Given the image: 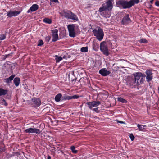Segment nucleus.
<instances>
[{
  "instance_id": "c85d7f7f",
  "label": "nucleus",
  "mask_w": 159,
  "mask_h": 159,
  "mask_svg": "<svg viewBox=\"0 0 159 159\" xmlns=\"http://www.w3.org/2000/svg\"><path fill=\"white\" fill-rule=\"evenodd\" d=\"M75 146H72L70 147V149L72 153L74 154H76L78 151L77 150H75Z\"/></svg>"
},
{
  "instance_id": "9b49d317",
  "label": "nucleus",
  "mask_w": 159,
  "mask_h": 159,
  "mask_svg": "<svg viewBox=\"0 0 159 159\" xmlns=\"http://www.w3.org/2000/svg\"><path fill=\"white\" fill-rule=\"evenodd\" d=\"M32 104L34 107H38L41 103L40 99L38 98H34L32 99Z\"/></svg>"
},
{
  "instance_id": "72a5a7b5",
  "label": "nucleus",
  "mask_w": 159,
  "mask_h": 159,
  "mask_svg": "<svg viewBox=\"0 0 159 159\" xmlns=\"http://www.w3.org/2000/svg\"><path fill=\"white\" fill-rule=\"evenodd\" d=\"M6 37V34H0V40H3L5 39Z\"/></svg>"
},
{
  "instance_id": "cd10ccee",
  "label": "nucleus",
  "mask_w": 159,
  "mask_h": 159,
  "mask_svg": "<svg viewBox=\"0 0 159 159\" xmlns=\"http://www.w3.org/2000/svg\"><path fill=\"white\" fill-rule=\"evenodd\" d=\"M43 21L46 23L50 24L52 23V20L51 19L48 18H45L44 19Z\"/></svg>"
},
{
  "instance_id": "0eeeda50",
  "label": "nucleus",
  "mask_w": 159,
  "mask_h": 159,
  "mask_svg": "<svg viewBox=\"0 0 159 159\" xmlns=\"http://www.w3.org/2000/svg\"><path fill=\"white\" fill-rule=\"evenodd\" d=\"M86 104L88 105V107L91 109L92 107L98 106L101 104V102L99 101H93L92 102H87Z\"/></svg>"
},
{
  "instance_id": "ea45409f",
  "label": "nucleus",
  "mask_w": 159,
  "mask_h": 159,
  "mask_svg": "<svg viewBox=\"0 0 159 159\" xmlns=\"http://www.w3.org/2000/svg\"><path fill=\"white\" fill-rule=\"evenodd\" d=\"M79 97V96L77 95H74L72 96H71V99H77Z\"/></svg>"
},
{
  "instance_id": "37998d69",
  "label": "nucleus",
  "mask_w": 159,
  "mask_h": 159,
  "mask_svg": "<svg viewBox=\"0 0 159 159\" xmlns=\"http://www.w3.org/2000/svg\"><path fill=\"white\" fill-rule=\"evenodd\" d=\"M52 2H58V0H50Z\"/></svg>"
},
{
  "instance_id": "8fccbe9b",
  "label": "nucleus",
  "mask_w": 159,
  "mask_h": 159,
  "mask_svg": "<svg viewBox=\"0 0 159 159\" xmlns=\"http://www.w3.org/2000/svg\"><path fill=\"white\" fill-rule=\"evenodd\" d=\"M74 80H75V79H73V80H71L72 82L74 81Z\"/></svg>"
},
{
  "instance_id": "a878e982",
  "label": "nucleus",
  "mask_w": 159,
  "mask_h": 159,
  "mask_svg": "<svg viewBox=\"0 0 159 159\" xmlns=\"http://www.w3.org/2000/svg\"><path fill=\"white\" fill-rule=\"evenodd\" d=\"M41 131L39 129L37 128H33L32 133H36V134H39Z\"/></svg>"
},
{
  "instance_id": "f03ea898",
  "label": "nucleus",
  "mask_w": 159,
  "mask_h": 159,
  "mask_svg": "<svg viewBox=\"0 0 159 159\" xmlns=\"http://www.w3.org/2000/svg\"><path fill=\"white\" fill-rule=\"evenodd\" d=\"M93 32L94 36L96 37L99 41H100L103 39L104 35L103 32V30L100 27L98 28V30L96 29H94Z\"/></svg>"
},
{
  "instance_id": "423d86ee",
  "label": "nucleus",
  "mask_w": 159,
  "mask_h": 159,
  "mask_svg": "<svg viewBox=\"0 0 159 159\" xmlns=\"http://www.w3.org/2000/svg\"><path fill=\"white\" fill-rule=\"evenodd\" d=\"M145 73L146 75H145L146 80L148 83H149L153 79V73H152V71L148 70H146Z\"/></svg>"
},
{
  "instance_id": "9d476101",
  "label": "nucleus",
  "mask_w": 159,
  "mask_h": 159,
  "mask_svg": "<svg viewBox=\"0 0 159 159\" xmlns=\"http://www.w3.org/2000/svg\"><path fill=\"white\" fill-rule=\"evenodd\" d=\"M22 9L19 11H9L7 13V16L10 18L16 16L18 15L22 11Z\"/></svg>"
},
{
  "instance_id": "a211bd4d",
  "label": "nucleus",
  "mask_w": 159,
  "mask_h": 159,
  "mask_svg": "<svg viewBox=\"0 0 159 159\" xmlns=\"http://www.w3.org/2000/svg\"><path fill=\"white\" fill-rule=\"evenodd\" d=\"M69 19L75 20L76 21L78 20V19L77 16L71 12V13H70Z\"/></svg>"
},
{
  "instance_id": "c03bdc74",
  "label": "nucleus",
  "mask_w": 159,
  "mask_h": 159,
  "mask_svg": "<svg viewBox=\"0 0 159 159\" xmlns=\"http://www.w3.org/2000/svg\"><path fill=\"white\" fill-rule=\"evenodd\" d=\"M118 122L121 124H125V122L122 121H118Z\"/></svg>"
},
{
  "instance_id": "412c9836",
  "label": "nucleus",
  "mask_w": 159,
  "mask_h": 159,
  "mask_svg": "<svg viewBox=\"0 0 159 159\" xmlns=\"http://www.w3.org/2000/svg\"><path fill=\"white\" fill-rule=\"evenodd\" d=\"M131 7L135 4H137L139 2V0H130L129 1Z\"/></svg>"
},
{
  "instance_id": "7c9ffc66",
  "label": "nucleus",
  "mask_w": 159,
  "mask_h": 159,
  "mask_svg": "<svg viewBox=\"0 0 159 159\" xmlns=\"http://www.w3.org/2000/svg\"><path fill=\"white\" fill-rule=\"evenodd\" d=\"M32 130L33 128H29L25 130L24 132L28 134L32 133Z\"/></svg>"
},
{
  "instance_id": "39448f33",
  "label": "nucleus",
  "mask_w": 159,
  "mask_h": 159,
  "mask_svg": "<svg viewBox=\"0 0 159 159\" xmlns=\"http://www.w3.org/2000/svg\"><path fill=\"white\" fill-rule=\"evenodd\" d=\"M118 4L121 6L124 9L129 8L131 7L129 1L120 0L118 1Z\"/></svg>"
},
{
  "instance_id": "09e8293b",
  "label": "nucleus",
  "mask_w": 159,
  "mask_h": 159,
  "mask_svg": "<svg viewBox=\"0 0 159 159\" xmlns=\"http://www.w3.org/2000/svg\"><path fill=\"white\" fill-rule=\"evenodd\" d=\"M9 55L8 54V55H7L6 56V58H7V57L8 56H9Z\"/></svg>"
},
{
  "instance_id": "1a4fd4ad",
  "label": "nucleus",
  "mask_w": 159,
  "mask_h": 159,
  "mask_svg": "<svg viewBox=\"0 0 159 159\" xmlns=\"http://www.w3.org/2000/svg\"><path fill=\"white\" fill-rule=\"evenodd\" d=\"M52 41L56 42L58 39V30L57 29H55L54 30H52Z\"/></svg>"
},
{
  "instance_id": "6e6552de",
  "label": "nucleus",
  "mask_w": 159,
  "mask_h": 159,
  "mask_svg": "<svg viewBox=\"0 0 159 159\" xmlns=\"http://www.w3.org/2000/svg\"><path fill=\"white\" fill-rule=\"evenodd\" d=\"M131 19L128 14H125V16L123 17L121 21V24L124 25H126L131 22Z\"/></svg>"
},
{
  "instance_id": "4c0bfd02",
  "label": "nucleus",
  "mask_w": 159,
  "mask_h": 159,
  "mask_svg": "<svg viewBox=\"0 0 159 159\" xmlns=\"http://www.w3.org/2000/svg\"><path fill=\"white\" fill-rule=\"evenodd\" d=\"M129 137L131 139V141H133L135 138L134 136L132 133L130 134H129Z\"/></svg>"
},
{
  "instance_id": "49530a36",
  "label": "nucleus",
  "mask_w": 159,
  "mask_h": 159,
  "mask_svg": "<svg viewBox=\"0 0 159 159\" xmlns=\"http://www.w3.org/2000/svg\"><path fill=\"white\" fill-rule=\"evenodd\" d=\"M31 11V10H30V9H29L27 11V13H30V12Z\"/></svg>"
},
{
  "instance_id": "c756f323",
  "label": "nucleus",
  "mask_w": 159,
  "mask_h": 159,
  "mask_svg": "<svg viewBox=\"0 0 159 159\" xmlns=\"http://www.w3.org/2000/svg\"><path fill=\"white\" fill-rule=\"evenodd\" d=\"M80 51L82 52H88V47H82L81 48Z\"/></svg>"
},
{
  "instance_id": "79ce46f5",
  "label": "nucleus",
  "mask_w": 159,
  "mask_h": 159,
  "mask_svg": "<svg viewBox=\"0 0 159 159\" xmlns=\"http://www.w3.org/2000/svg\"><path fill=\"white\" fill-rule=\"evenodd\" d=\"M155 5L159 7V1H156L155 2Z\"/></svg>"
},
{
  "instance_id": "4be33fe9",
  "label": "nucleus",
  "mask_w": 159,
  "mask_h": 159,
  "mask_svg": "<svg viewBox=\"0 0 159 159\" xmlns=\"http://www.w3.org/2000/svg\"><path fill=\"white\" fill-rule=\"evenodd\" d=\"M137 126L139 129V131H143L144 129V127H146V126L145 125H142L138 124L137 125Z\"/></svg>"
},
{
  "instance_id": "e433bc0d",
  "label": "nucleus",
  "mask_w": 159,
  "mask_h": 159,
  "mask_svg": "<svg viewBox=\"0 0 159 159\" xmlns=\"http://www.w3.org/2000/svg\"><path fill=\"white\" fill-rule=\"evenodd\" d=\"M139 42L141 43H147V41L145 39L143 38L140 40Z\"/></svg>"
},
{
  "instance_id": "f257e3e1",
  "label": "nucleus",
  "mask_w": 159,
  "mask_h": 159,
  "mask_svg": "<svg viewBox=\"0 0 159 159\" xmlns=\"http://www.w3.org/2000/svg\"><path fill=\"white\" fill-rule=\"evenodd\" d=\"M134 83L136 85L142 84L145 80V75L142 73L138 72L134 74Z\"/></svg>"
},
{
  "instance_id": "dca6fc26",
  "label": "nucleus",
  "mask_w": 159,
  "mask_h": 159,
  "mask_svg": "<svg viewBox=\"0 0 159 159\" xmlns=\"http://www.w3.org/2000/svg\"><path fill=\"white\" fill-rule=\"evenodd\" d=\"M20 80L19 77H16L14 79L13 82L16 87H18L20 83Z\"/></svg>"
},
{
  "instance_id": "603ef678",
  "label": "nucleus",
  "mask_w": 159,
  "mask_h": 159,
  "mask_svg": "<svg viewBox=\"0 0 159 159\" xmlns=\"http://www.w3.org/2000/svg\"><path fill=\"white\" fill-rule=\"evenodd\" d=\"M152 1H150V2H151V3H152Z\"/></svg>"
},
{
  "instance_id": "a19ab883",
  "label": "nucleus",
  "mask_w": 159,
  "mask_h": 159,
  "mask_svg": "<svg viewBox=\"0 0 159 159\" xmlns=\"http://www.w3.org/2000/svg\"><path fill=\"white\" fill-rule=\"evenodd\" d=\"M93 110L94 111L96 112L97 113H98V107L93 108Z\"/></svg>"
},
{
  "instance_id": "58836bf2",
  "label": "nucleus",
  "mask_w": 159,
  "mask_h": 159,
  "mask_svg": "<svg viewBox=\"0 0 159 159\" xmlns=\"http://www.w3.org/2000/svg\"><path fill=\"white\" fill-rule=\"evenodd\" d=\"M6 157L8 158L9 159L11 157H12L13 156H14V155L12 154H9V153H7L6 154Z\"/></svg>"
},
{
  "instance_id": "5701e85b",
  "label": "nucleus",
  "mask_w": 159,
  "mask_h": 159,
  "mask_svg": "<svg viewBox=\"0 0 159 159\" xmlns=\"http://www.w3.org/2000/svg\"><path fill=\"white\" fill-rule=\"evenodd\" d=\"M70 13H71V11L68 10L63 11V15L64 17L69 19Z\"/></svg>"
},
{
  "instance_id": "6ab92c4d",
  "label": "nucleus",
  "mask_w": 159,
  "mask_h": 159,
  "mask_svg": "<svg viewBox=\"0 0 159 159\" xmlns=\"http://www.w3.org/2000/svg\"><path fill=\"white\" fill-rule=\"evenodd\" d=\"M8 91L7 89L0 88V96L7 94L8 93Z\"/></svg>"
},
{
  "instance_id": "bb28decb",
  "label": "nucleus",
  "mask_w": 159,
  "mask_h": 159,
  "mask_svg": "<svg viewBox=\"0 0 159 159\" xmlns=\"http://www.w3.org/2000/svg\"><path fill=\"white\" fill-rule=\"evenodd\" d=\"M112 0H108L106 2L108 7H112L113 5L112 3Z\"/></svg>"
},
{
  "instance_id": "864d4df0",
  "label": "nucleus",
  "mask_w": 159,
  "mask_h": 159,
  "mask_svg": "<svg viewBox=\"0 0 159 159\" xmlns=\"http://www.w3.org/2000/svg\"><path fill=\"white\" fill-rule=\"evenodd\" d=\"M65 57V56H64L63 57V58H64Z\"/></svg>"
},
{
  "instance_id": "ddd939ff",
  "label": "nucleus",
  "mask_w": 159,
  "mask_h": 159,
  "mask_svg": "<svg viewBox=\"0 0 159 159\" xmlns=\"http://www.w3.org/2000/svg\"><path fill=\"white\" fill-rule=\"evenodd\" d=\"M15 76V75H12L8 78H5L4 79V82L7 84L9 85L11 83L12 80Z\"/></svg>"
},
{
  "instance_id": "de8ad7c7",
  "label": "nucleus",
  "mask_w": 159,
  "mask_h": 159,
  "mask_svg": "<svg viewBox=\"0 0 159 159\" xmlns=\"http://www.w3.org/2000/svg\"><path fill=\"white\" fill-rule=\"evenodd\" d=\"M157 90H158V94H159V84L158 86V87Z\"/></svg>"
},
{
  "instance_id": "f8f14e48",
  "label": "nucleus",
  "mask_w": 159,
  "mask_h": 159,
  "mask_svg": "<svg viewBox=\"0 0 159 159\" xmlns=\"http://www.w3.org/2000/svg\"><path fill=\"white\" fill-rule=\"evenodd\" d=\"M99 73L102 76H106L109 75L111 72L107 70L106 68H104L100 69L99 71Z\"/></svg>"
},
{
  "instance_id": "7ed1b4c3",
  "label": "nucleus",
  "mask_w": 159,
  "mask_h": 159,
  "mask_svg": "<svg viewBox=\"0 0 159 159\" xmlns=\"http://www.w3.org/2000/svg\"><path fill=\"white\" fill-rule=\"evenodd\" d=\"M100 50L102 53L106 56H108L110 54L108 46L105 41H103L100 43Z\"/></svg>"
},
{
  "instance_id": "b1692460",
  "label": "nucleus",
  "mask_w": 159,
  "mask_h": 159,
  "mask_svg": "<svg viewBox=\"0 0 159 159\" xmlns=\"http://www.w3.org/2000/svg\"><path fill=\"white\" fill-rule=\"evenodd\" d=\"M71 99V96L69 95H65L64 96H62L61 98V101L63 100H67Z\"/></svg>"
},
{
  "instance_id": "3c124183",
  "label": "nucleus",
  "mask_w": 159,
  "mask_h": 159,
  "mask_svg": "<svg viewBox=\"0 0 159 159\" xmlns=\"http://www.w3.org/2000/svg\"><path fill=\"white\" fill-rule=\"evenodd\" d=\"M131 80H132V81H133V83L134 82V80H133V79H131Z\"/></svg>"
},
{
  "instance_id": "473e14b6",
  "label": "nucleus",
  "mask_w": 159,
  "mask_h": 159,
  "mask_svg": "<svg viewBox=\"0 0 159 159\" xmlns=\"http://www.w3.org/2000/svg\"><path fill=\"white\" fill-rule=\"evenodd\" d=\"M55 57V60L56 62H58L62 59V57L61 56H58L57 55H56Z\"/></svg>"
},
{
  "instance_id": "aec40b11",
  "label": "nucleus",
  "mask_w": 159,
  "mask_h": 159,
  "mask_svg": "<svg viewBox=\"0 0 159 159\" xmlns=\"http://www.w3.org/2000/svg\"><path fill=\"white\" fill-rule=\"evenodd\" d=\"M62 97L61 94L59 93L56 95L55 97V100L56 102H60Z\"/></svg>"
},
{
  "instance_id": "f704fd0d",
  "label": "nucleus",
  "mask_w": 159,
  "mask_h": 159,
  "mask_svg": "<svg viewBox=\"0 0 159 159\" xmlns=\"http://www.w3.org/2000/svg\"><path fill=\"white\" fill-rule=\"evenodd\" d=\"M1 103L2 105H4L6 106H7L8 105V103L6 102V101L3 98L2 99Z\"/></svg>"
},
{
  "instance_id": "c9c22d12",
  "label": "nucleus",
  "mask_w": 159,
  "mask_h": 159,
  "mask_svg": "<svg viewBox=\"0 0 159 159\" xmlns=\"http://www.w3.org/2000/svg\"><path fill=\"white\" fill-rule=\"evenodd\" d=\"M43 44V42L42 40H39L38 46H41Z\"/></svg>"
},
{
  "instance_id": "2eb2a0df",
  "label": "nucleus",
  "mask_w": 159,
  "mask_h": 159,
  "mask_svg": "<svg viewBox=\"0 0 159 159\" xmlns=\"http://www.w3.org/2000/svg\"><path fill=\"white\" fill-rule=\"evenodd\" d=\"M92 46L93 49L95 51H98L99 48L98 43L95 41L93 42Z\"/></svg>"
},
{
  "instance_id": "4468645a",
  "label": "nucleus",
  "mask_w": 159,
  "mask_h": 159,
  "mask_svg": "<svg viewBox=\"0 0 159 159\" xmlns=\"http://www.w3.org/2000/svg\"><path fill=\"white\" fill-rule=\"evenodd\" d=\"M112 8V7H108L107 4H106V6H104L102 7H100L99 9V11L100 12H102L103 11L106 10L111 11Z\"/></svg>"
},
{
  "instance_id": "20e7f679",
  "label": "nucleus",
  "mask_w": 159,
  "mask_h": 159,
  "mask_svg": "<svg viewBox=\"0 0 159 159\" xmlns=\"http://www.w3.org/2000/svg\"><path fill=\"white\" fill-rule=\"evenodd\" d=\"M78 26H75L74 25H69L68 26L69 36L71 37L74 38L75 37L76 34L75 30L76 28L78 29Z\"/></svg>"
},
{
  "instance_id": "f3484780",
  "label": "nucleus",
  "mask_w": 159,
  "mask_h": 159,
  "mask_svg": "<svg viewBox=\"0 0 159 159\" xmlns=\"http://www.w3.org/2000/svg\"><path fill=\"white\" fill-rule=\"evenodd\" d=\"M39 9V6L37 4H33L30 7V10L31 12L36 11Z\"/></svg>"
},
{
  "instance_id": "393cba45",
  "label": "nucleus",
  "mask_w": 159,
  "mask_h": 159,
  "mask_svg": "<svg viewBox=\"0 0 159 159\" xmlns=\"http://www.w3.org/2000/svg\"><path fill=\"white\" fill-rule=\"evenodd\" d=\"M117 100L118 101L122 103H126L127 102V101L126 100L121 97H118L117 98Z\"/></svg>"
},
{
  "instance_id": "a18cd8bd",
  "label": "nucleus",
  "mask_w": 159,
  "mask_h": 159,
  "mask_svg": "<svg viewBox=\"0 0 159 159\" xmlns=\"http://www.w3.org/2000/svg\"><path fill=\"white\" fill-rule=\"evenodd\" d=\"M47 159H51V157L49 155H48L47 156Z\"/></svg>"
},
{
  "instance_id": "2f4dec72",
  "label": "nucleus",
  "mask_w": 159,
  "mask_h": 159,
  "mask_svg": "<svg viewBox=\"0 0 159 159\" xmlns=\"http://www.w3.org/2000/svg\"><path fill=\"white\" fill-rule=\"evenodd\" d=\"M6 150V148L4 146L0 145V154L2 153L3 152H5Z\"/></svg>"
}]
</instances>
